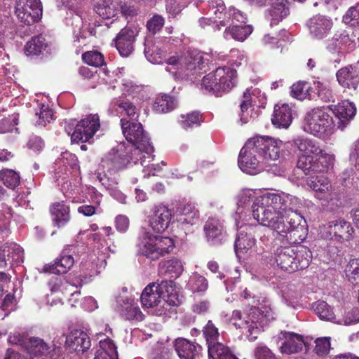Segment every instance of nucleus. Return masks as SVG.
<instances>
[{
    "instance_id": "1",
    "label": "nucleus",
    "mask_w": 359,
    "mask_h": 359,
    "mask_svg": "<svg viewBox=\"0 0 359 359\" xmlns=\"http://www.w3.org/2000/svg\"><path fill=\"white\" fill-rule=\"evenodd\" d=\"M252 189H243L237 195L236 215L253 200L252 215L261 225L277 232L283 243L297 245L307 236L306 222L298 212L300 200L285 193L266 192L256 196Z\"/></svg>"
},
{
    "instance_id": "2",
    "label": "nucleus",
    "mask_w": 359,
    "mask_h": 359,
    "mask_svg": "<svg viewBox=\"0 0 359 359\" xmlns=\"http://www.w3.org/2000/svg\"><path fill=\"white\" fill-rule=\"evenodd\" d=\"M245 304L250 306L249 311L242 313L239 310L233 311L231 322L250 341L257 339L267 324L276 318L275 313L269 301L255 294L245 288L240 294Z\"/></svg>"
},
{
    "instance_id": "3",
    "label": "nucleus",
    "mask_w": 359,
    "mask_h": 359,
    "mask_svg": "<svg viewBox=\"0 0 359 359\" xmlns=\"http://www.w3.org/2000/svg\"><path fill=\"white\" fill-rule=\"evenodd\" d=\"M293 144L299 151L297 167L306 175L327 172L333 165L334 156L326 152L316 140L297 137Z\"/></svg>"
},
{
    "instance_id": "4",
    "label": "nucleus",
    "mask_w": 359,
    "mask_h": 359,
    "mask_svg": "<svg viewBox=\"0 0 359 359\" xmlns=\"http://www.w3.org/2000/svg\"><path fill=\"white\" fill-rule=\"evenodd\" d=\"M140 299L143 307L150 309L153 314L158 316L179 304L178 295L171 280L149 283L142 291Z\"/></svg>"
},
{
    "instance_id": "5",
    "label": "nucleus",
    "mask_w": 359,
    "mask_h": 359,
    "mask_svg": "<svg viewBox=\"0 0 359 359\" xmlns=\"http://www.w3.org/2000/svg\"><path fill=\"white\" fill-rule=\"evenodd\" d=\"M208 55L197 49L189 50L182 55L166 59V71L175 79H192L191 76L201 72L208 62Z\"/></svg>"
},
{
    "instance_id": "6",
    "label": "nucleus",
    "mask_w": 359,
    "mask_h": 359,
    "mask_svg": "<svg viewBox=\"0 0 359 359\" xmlns=\"http://www.w3.org/2000/svg\"><path fill=\"white\" fill-rule=\"evenodd\" d=\"M121 126L126 139L133 144V147L128 148L130 152L133 156H137L140 158V164L142 166H148L147 163L151 162L154 158L152 154L154 149L142 125L138 122L121 118Z\"/></svg>"
},
{
    "instance_id": "7",
    "label": "nucleus",
    "mask_w": 359,
    "mask_h": 359,
    "mask_svg": "<svg viewBox=\"0 0 359 359\" xmlns=\"http://www.w3.org/2000/svg\"><path fill=\"white\" fill-rule=\"evenodd\" d=\"M312 259L310 250L304 245L278 248L275 253L277 265L285 271L293 273L307 268Z\"/></svg>"
},
{
    "instance_id": "8",
    "label": "nucleus",
    "mask_w": 359,
    "mask_h": 359,
    "mask_svg": "<svg viewBox=\"0 0 359 359\" xmlns=\"http://www.w3.org/2000/svg\"><path fill=\"white\" fill-rule=\"evenodd\" d=\"M335 123L326 107H315L304 116V130L319 138L332 135Z\"/></svg>"
},
{
    "instance_id": "9",
    "label": "nucleus",
    "mask_w": 359,
    "mask_h": 359,
    "mask_svg": "<svg viewBox=\"0 0 359 359\" xmlns=\"http://www.w3.org/2000/svg\"><path fill=\"white\" fill-rule=\"evenodd\" d=\"M236 71L229 67L217 68L205 75L201 81V88L206 92L220 95L231 90L236 83Z\"/></svg>"
},
{
    "instance_id": "10",
    "label": "nucleus",
    "mask_w": 359,
    "mask_h": 359,
    "mask_svg": "<svg viewBox=\"0 0 359 359\" xmlns=\"http://www.w3.org/2000/svg\"><path fill=\"white\" fill-rule=\"evenodd\" d=\"M140 158L133 156L128 147L124 144L118 145L117 149L113 148L102 158L97 174L102 173L107 177V173L111 175L123 169L128 163L137 164Z\"/></svg>"
},
{
    "instance_id": "11",
    "label": "nucleus",
    "mask_w": 359,
    "mask_h": 359,
    "mask_svg": "<svg viewBox=\"0 0 359 359\" xmlns=\"http://www.w3.org/2000/svg\"><path fill=\"white\" fill-rule=\"evenodd\" d=\"M137 247L140 254L156 260L170 253L175 248V243L170 237L153 236L150 232L146 231Z\"/></svg>"
},
{
    "instance_id": "12",
    "label": "nucleus",
    "mask_w": 359,
    "mask_h": 359,
    "mask_svg": "<svg viewBox=\"0 0 359 359\" xmlns=\"http://www.w3.org/2000/svg\"><path fill=\"white\" fill-rule=\"evenodd\" d=\"M257 154L262 160L264 165L271 161H277L280 154L282 141L273 139L268 136L257 135L250 138Z\"/></svg>"
},
{
    "instance_id": "13",
    "label": "nucleus",
    "mask_w": 359,
    "mask_h": 359,
    "mask_svg": "<svg viewBox=\"0 0 359 359\" xmlns=\"http://www.w3.org/2000/svg\"><path fill=\"white\" fill-rule=\"evenodd\" d=\"M265 96L259 88H247L242 97L240 104L241 112L240 122L241 124L247 123L258 116V113L255 111V106L257 103H264Z\"/></svg>"
},
{
    "instance_id": "14",
    "label": "nucleus",
    "mask_w": 359,
    "mask_h": 359,
    "mask_svg": "<svg viewBox=\"0 0 359 359\" xmlns=\"http://www.w3.org/2000/svg\"><path fill=\"white\" fill-rule=\"evenodd\" d=\"M238 163L243 172L250 175H256L264 169L265 165L250 139L241 149Z\"/></svg>"
},
{
    "instance_id": "15",
    "label": "nucleus",
    "mask_w": 359,
    "mask_h": 359,
    "mask_svg": "<svg viewBox=\"0 0 359 359\" xmlns=\"http://www.w3.org/2000/svg\"><path fill=\"white\" fill-rule=\"evenodd\" d=\"M321 233L327 239L344 243L352 239L353 229L350 223L340 219L330 221L325 224L322 227Z\"/></svg>"
},
{
    "instance_id": "16",
    "label": "nucleus",
    "mask_w": 359,
    "mask_h": 359,
    "mask_svg": "<svg viewBox=\"0 0 359 359\" xmlns=\"http://www.w3.org/2000/svg\"><path fill=\"white\" fill-rule=\"evenodd\" d=\"M100 127L97 114H90L79 122L71 135L72 142H86L93 137Z\"/></svg>"
},
{
    "instance_id": "17",
    "label": "nucleus",
    "mask_w": 359,
    "mask_h": 359,
    "mask_svg": "<svg viewBox=\"0 0 359 359\" xmlns=\"http://www.w3.org/2000/svg\"><path fill=\"white\" fill-rule=\"evenodd\" d=\"M15 13L19 20L29 25L39 20L42 15L40 0H17Z\"/></svg>"
},
{
    "instance_id": "18",
    "label": "nucleus",
    "mask_w": 359,
    "mask_h": 359,
    "mask_svg": "<svg viewBox=\"0 0 359 359\" xmlns=\"http://www.w3.org/2000/svg\"><path fill=\"white\" fill-rule=\"evenodd\" d=\"M22 248L15 243L6 242L0 247V268L6 269L23 262Z\"/></svg>"
},
{
    "instance_id": "19",
    "label": "nucleus",
    "mask_w": 359,
    "mask_h": 359,
    "mask_svg": "<svg viewBox=\"0 0 359 359\" xmlns=\"http://www.w3.org/2000/svg\"><path fill=\"white\" fill-rule=\"evenodd\" d=\"M310 36L316 40H322L330 34L333 22L331 18L323 15H316L306 22Z\"/></svg>"
},
{
    "instance_id": "20",
    "label": "nucleus",
    "mask_w": 359,
    "mask_h": 359,
    "mask_svg": "<svg viewBox=\"0 0 359 359\" xmlns=\"http://www.w3.org/2000/svg\"><path fill=\"white\" fill-rule=\"evenodd\" d=\"M256 226L250 224L241 225L235 241V252L238 257L241 258L255 245V239L252 232Z\"/></svg>"
},
{
    "instance_id": "21",
    "label": "nucleus",
    "mask_w": 359,
    "mask_h": 359,
    "mask_svg": "<svg viewBox=\"0 0 359 359\" xmlns=\"http://www.w3.org/2000/svg\"><path fill=\"white\" fill-rule=\"evenodd\" d=\"M172 216L168 207L162 205L155 206L149 217V225L154 232L162 233L168 228Z\"/></svg>"
},
{
    "instance_id": "22",
    "label": "nucleus",
    "mask_w": 359,
    "mask_h": 359,
    "mask_svg": "<svg viewBox=\"0 0 359 359\" xmlns=\"http://www.w3.org/2000/svg\"><path fill=\"white\" fill-rule=\"evenodd\" d=\"M356 47L355 41L345 32H337L327 42L326 49L332 54L344 53L353 50Z\"/></svg>"
},
{
    "instance_id": "23",
    "label": "nucleus",
    "mask_w": 359,
    "mask_h": 359,
    "mask_svg": "<svg viewBox=\"0 0 359 359\" xmlns=\"http://www.w3.org/2000/svg\"><path fill=\"white\" fill-rule=\"evenodd\" d=\"M278 338L284 341L280 345L279 349L282 353L294 354L302 350L304 346V339L302 335L294 332L281 331Z\"/></svg>"
},
{
    "instance_id": "24",
    "label": "nucleus",
    "mask_w": 359,
    "mask_h": 359,
    "mask_svg": "<svg viewBox=\"0 0 359 359\" xmlns=\"http://www.w3.org/2000/svg\"><path fill=\"white\" fill-rule=\"evenodd\" d=\"M306 183L313 191L314 196L318 200L327 201L332 196V187L330 181L324 176L309 177Z\"/></svg>"
},
{
    "instance_id": "25",
    "label": "nucleus",
    "mask_w": 359,
    "mask_h": 359,
    "mask_svg": "<svg viewBox=\"0 0 359 359\" xmlns=\"http://www.w3.org/2000/svg\"><path fill=\"white\" fill-rule=\"evenodd\" d=\"M135 32L130 27L122 29L115 39V45L120 55L129 56L134 50Z\"/></svg>"
},
{
    "instance_id": "26",
    "label": "nucleus",
    "mask_w": 359,
    "mask_h": 359,
    "mask_svg": "<svg viewBox=\"0 0 359 359\" xmlns=\"http://www.w3.org/2000/svg\"><path fill=\"white\" fill-rule=\"evenodd\" d=\"M332 111L338 120L337 123V128L343 130L354 117L356 108L353 103L348 100H344L335 105Z\"/></svg>"
},
{
    "instance_id": "27",
    "label": "nucleus",
    "mask_w": 359,
    "mask_h": 359,
    "mask_svg": "<svg viewBox=\"0 0 359 359\" xmlns=\"http://www.w3.org/2000/svg\"><path fill=\"white\" fill-rule=\"evenodd\" d=\"M208 242L212 245L221 244L226 235L222 222L215 218H210L203 227Z\"/></svg>"
},
{
    "instance_id": "28",
    "label": "nucleus",
    "mask_w": 359,
    "mask_h": 359,
    "mask_svg": "<svg viewBox=\"0 0 359 359\" xmlns=\"http://www.w3.org/2000/svg\"><path fill=\"white\" fill-rule=\"evenodd\" d=\"M174 215L177 220L183 224H195L199 217L198 210L191 202L180 203L177 205Z\"/></svg>"
},
{
    "instance_id": "29",
    "label": "nucleus",
    "mask_w": 359,
    "mask_h": 359,
    "mask_svg": "<svg viewBox=\"0 0 359 359\" xmlns=\"http://www.w3.org/2000/svg\"><path fill=\"white\" fill-rule=\"evenodd\" d=\"M66 344L76 351L84 352L91 345L88 335L81 330H74L67 336Z\"/></svg>"
},
{
    "instance_id": "30",
    "label": "nucleus",
    "mask_w": 359,
    "mask_h": 359,
    "mask_svg": "<svg viewBox=\"0 0 359 359\" xmlns=\"http://www.w3.org/2000/svg\"><path fill=\"white\" fill-rule=\"evenodd\" d=\"M337 79L341 86L349 89L355 90L359 85V73L353 66L340 69L337 72Z\"/></svg>"
},
{
    "instance_id": "31",
    "label": "nucleus",
    "mask_w": 359,
    "mask_h": 359,
    "mask_svg": "<svg viewBox=\"0 0 359 359\" xmlns=\"http://www.w3.org/2000/svg\"><path fill=\"white\" fill-rule=\"evenodd\" d=\"M292 121V107L287 104L280 106L276 105L274 108L272 123L277 128H287Z\"/></svg>"
},
{
    "instance_id": "32",
    "label": "nucleus",
    "mask_w": 359,
    "mask_h": 359,
    "mask_svg": "<svg viewBox=\"0 0 359 359\" xmlns=\"http://www.w3.org/2000/svg\"><path fill=\"white\" fill-rule=\"evenodd\" d=\"M69 206L65 203L57 202L50 206V213L54 225L58 228L64 226L70 219Z\"/></svg>"
},
{
    "instance_id": "33",
    "label": "nucleus",
    "mask_w": 359,
    "mask_h": 359,
    "mask_svg": "<svg viewBox=\"0 0 359 359\" xmlns=\"http://www.w3.org/2000/svg\"><path fill=\"white\" fill-rule=\"evenodd\" d=\"M144 53L148 61L153 64H161L165 57V52L159 46V42H155L151 37L146 38Z\"/></svg>"
},
{
    "instance_id": "34",
    "label": "nucleus",
    "mask_w": 359,
    "mask_h": 359,
    "mask_svg": "<svg viewBox=\"0 0 359 359\" xmlns=\"http://www.w3.org/2000/svg\"><path fill=\"white\" fill-rule=\"evenodd\" d=\"M25 348L27 353L33 358L34 357H45L46 353H48L50 346L43 339L32 337L26 341Z\"/></svg>"
},
{
    "instance_id": "35",
    "label": "nucleus",
    "mask_w": 359,
    "mask_h": 359,
    "mask_svg": "<svg viewBox=\"0 0 359 359\" xmlns=\"http://www.w3.org/2000/svg\"><path fill=\"white\" fill-rule=\"evenodd\" d=\"M175 348L181 359H195L200 346L184 338H178L175 341Z\"/></svg>"
},
{
    "instance_id": "36",
    "label": "nucleus",
    "mask_w": 359,
    "mask_h": 359,
    "mask_svg": "<svg viewBox=\"0 0 359 359\" xmlns=\"http://www.w3.org/2000/svg\"><path fill=\"white\" fill-rule=\"evenodd\" d=\"M273 1L266 15L271 26L278 25L289 13L288 8L285 6L284 0Z\"/></svg>"
},
{
    "instance_id": "37",
    "label": "nucleus",
    "mask_w": 359,
    "mask_h": 359,
    "mask_svg": "<svg viewBox=\"0 0 359 359\" xmlns=\"http://www.w3.org/2000/svg\"><path fill=\"white\" fill-rule=\"evenodd\" d=\"M95 12L103 19H111L116 16L118 8L113 0H93Z\"/></svg>"
},
{
    "instance_id": "38",
    "label": "nucleus",
    "mask_w": 359,
    "mask_h": 359,
    "mask_svg": "<svg viewBox=\"0 0 359 359\" xmlns=\"http://www.w3.org/2000/svg\"><path fill=\"white\" fill-rule=\"evenodd\" d=\"M74 263L73 257L63 252L53 264L45 266L43 271L55 274L65 273L72 267Z\"/></svg>"
},
{
    "instance_id": "39",
    "label": "nucleus",
    "mask_w": 359,
    "mask_h": 359,
    "mask_svg": "<svg viewBox=\"0 0 359 359\" xmlns=\"http://www.w3.org/2000/svg\"><path fill=\"white\" fill-rule=\"evenodd\" d=\"M226 27L224 37L227 40L233 39L243 41L252 32L250 25H229Z\"/></svg>"
},
{
    "instance_id": "40",
    "label": "nucleus",
    "mask_w": 359,
    "mask_h": 359,
    "mask_svg": "<svg viewBox=\"0 0 359 359\" xmlns=\"http://www.w3.org/2000/svg\"><path fill=\"white\" fill-rule=\"evenodd\" d=\"M48 285L52 294H59L62 293L65 295H74L79 293L73 285L64 282L60 276H53L48 281Z\"/></svg>"
},
{
    "instance_id": "41",
    "label": "nucleus",
    "mask_w": 359,
    "mask_h": 359,
    "mask_svg": "<svg viewBox=\"0 0 359 359\" xmlns=\"http://www.w3.org/2000/svg\"><path fill=\"white\" fill-rule=\"evenodd\" d=\"M94 359H118L117 348L109 338L101 339Z\"/></svg>"
},
{
    "instance_id": "42",
    "label": "nucleus",
    "mask_w": 359,
    "mask_h": 359,
    "mask_svg": "<svg viewBox=\"0 0 359 359\" xmlns=\"http://www.w3.org/2000/svg\"><path fill=\"white\" fill-rule=\"evenodd\" d=\"M208 355L212 359H238L228 346L219 342L209 345Z\"/></svg>"
},
{
    "instance_id": "43",
    "label": "nucleus",
    "mask_w": 359,
    "mask_h": 359,
    "mask_svg": "<svg viewBox=\"0 0 359 359\" xmlns=\"http://www.w3.org/2000/svg\"><path fill=\"white\" fill-rule=\"evenodd\" d=\"M177 104V101L172 97L164 95L156 99L153 104V110L158 114L167 113L173 110Z\"/></svg>"
},
{
    "instance_id": "44",
    "label": "nucleus",
    "mask_w": 359,
    "mask_h": 359,
    "mask_svg": "<svg viewBox=\"0 0 359 359\" xmlns=\"http://www.w3.org/2000/svg\"><path fill=\"white\" fill-rule=\"evenodd\" d=\"M46 48V43L43 36H34L25 45L24 50L27 55H37Z\"/></svg>"
},
{
    "instance_id": "45",
    "label": "nucleus",
    "mask_w": 359,
    "mask_h": 359,
    "mask_svg": "<svg viewBox=\"0 0 359 359\" xmlns=\"http://www.w3.org/2000/svg\"><path fill=\"white\" fill-rule=\"evenodd\" d=\"M208 4V14L210 16H212L214 24L218 27V23L220 24V21L224 18V13H228L226 11L224 3L222 0H210Z\"/></svg>"
},
{
    "instance_id": "46",
    "label": "nucleus",
    "mask_w": 359,
    "mask_h": 359,
    "mask_svg": "<svg viewBox=\"0 0 359 359\" xmlns=\"http://www.w3.org/2000/svg\"><path fill=\"white\" fill-rule=\"evenodd\" d=\"M246 20L247 16L245 13L235 8H229L228 13H224V19L220 21V25L225 27L229 25H236V22L243 24L246 22Z\"/></svg>"
},
{
    "instance_id": "47",
    "label": "nucleus",
    "mask_w": 359,
    "mask_h": 359,
    "mask_svg": "<svg viewBox=\"0 0 359 359\" xmlns=\"http://www.w3.org/2000/svg\"><path fill=\"white\" fill-rule=\"evenodd\" d=\"M344 272L349 282L359 286V258L350 259Z\"/></svg>"
},
{
    "instance_id": "48",
    "label": "nucleus",
    "mask_w": 359,
    "mask_h": 359,
    "mask_svg": "<svg viewBox=\"0 0 359 359\" xmlns=\"http://www.w3.org/2000/svg\"><path fill=\"white\" fill-rule=\"evenodd\" d=\"M0 180L7 187L14 189L20 184V177L14 170L3 169L0 171Z\"/></svg>"
},
{
    "instance_id": "49",
    "label": "nucleus",
    "mask_w": 359,
    "mask_h": 359,
    "mask_svg": "<svg viewBox=\"0 0 359 359\" xmlns=\"http://www.w3.org/2000/svg\"><path fill=\"white\" fill-rule=\"evenodd\" d=\"M99 182L106 187L107 190L109 191V194L116 200L121 203H126V196L123 194L120 190H118L116 187H113L112 184L109 183V179L108 177H106L105 175H102V173H98L97 176Z\"/></svg>"
},
{
    "instance_id": "50",
    "label": "nucleus",
    "mask_w": 359,
    "mask_h": 359,
    "mask_svg": "<svg viewBox=\"0 0 359 359\" xmlns=\"http://www.w3.org/2000/svg\"><path fill=\"white\" fill-rule=\"evenodd\" d=\"M35 115L38 117L36 125L38 126H45L49 123L53 118V111L48 105L41 104L35 110Z\"/></svg>"
},
{
    "instance_id": "51",
    "label": "nucleus",
    "mask_w": 359,
    "mask_h": 359,
    "mask_svg": "<svg viewBox=\"0 0 359 359\" xmlns=\"http://www.w3.org/2000/svg\"><path fill=\"white\" fill-rule=\"evenodd\" d=\"M312 308L316 314L322 320H332L334 318L332 309L324 301L313 303Z\"/></svg>"
},
{
    "instance_id": "52",
    "label": "nucleus",
    "mask_w": 359,
    "mask_h": 359,
    "mask_svg": "<svg viewBox=\"0 0 359 359\" xmlns=\"http://www.w3.org/2000/svg\"><path fill=\"white\" fill-rule=\"evenodd\" d=\"M188 285L194 292H203L208 289V282L203 276L194 273L190 277Z\"/></svg>"
},
{
    "instance_id": "53",
    "label": "nucleus",
    "mask_w": 359,
    "mask_h": 359,
    "mask_svg": "<svg viewBox=\"0 0 359 359\" xmlns=\"http://www.w3.org/2000/svg\"><path fill=\"white\" fill-rule=\"evenodd\" d=\"M203 334L208 346L214 343H217L219 336L218 329L211 320H208L207 324L203 327Z\"/></svg>"
},
{
    "instance_id": "54",
    "label": "nucleus",
    "mask_w": 359,
    "mask_h": 359,
    "mask_svg": "<svg viewBox=\"0 0 359 359\" xmlns=\"http://www.w3.org/2000/svg\"><path fill=\"white\" fill-rule=\"evenodd\" d=\"M343 22L351 27L359 26V4L350 7L343 16Z\"/></svg>"
},
{
    "instance_id": "55",
    "label": "nucleus",
    "mask_w": 359,
    "mask_h": 359,
    "mask_svg": "<svg viewBox=\"0 0 359 359\" xmlns=\"http://www.w3.org/2000/svg\"><path fill=\"white\" fill-rule=\"evenodd\" d=\"M179 121L181 126L187 130L194 126H200L201 118L198 112H192L187 115H182Z\"/></svg>"
},
{
    "instance_id": "56",
    "label": "nucleus",
    "mask_w": 359,
    "mask_h": 359,
    "mask_svg": "<svg viewBox=\"0 0 359 359\" xmlns=\"http://www.w3.org/2000/svg\"><path fill=\"white\" fill-rule=\"evenodd\" d=\"M83 61L95 67H101L104 63V56L97 51H89L82 55Z\"/></svg>"
},
{
    "instance_id": "57",
    "label": "nucleus",
    "mask_w": 359,
    "mask_h": 359,
    "mask_svg": "<svg viewBox=\"0 0 359 359\" xmlns=\"http://www.w3.org/2000/svg\"><path fill=\"white\" fill-rule=\"evenodd\" d=\"M18 124V116L12 115L0 120V133H6L17 131L16 126Z\"/></svg>"
},
{
    "instance_id": "58",
    "label": "nucleus",
    "mask_w": 359,
    "mask_h": 359,
    "mask_svg": "<svg viewBox=\"0 0 359 359\" xmlns=\"http://www.w3.org/2000/svg\"><path fill=\"white\" fill-rule=\"evenodd\" d=\"M309 88L307 82L298 81L292 86L291 95L298 100H303L307 97Z\"/></svg>"
},
{
    "instance_id": "59",
    "label": "nucleus",
    "mask_w": 359,
    "mask_h": 359,
    "mask_svg": "<svg viewBox=\"0 0 359 359\" xmlns=\"http://www.w3.org/2000/svg\"><path fill=\"white\" fill-rule=\"evenodd\" d=\"M118 108L121 114L124 113L126 115L132 118L135 119L139 114V109L136 106L128 100H123L119 102Z\"/></svg>"
},
{
    "instance_id": "60",
    "label": "nucleus",
    "mask_w": 359,
    "mask_h": 359,
    "mask_svg": "<svg viewBox=\"0 0 359 359\" xmlns=\"http://www.w3.org/2000/svg\"><path fill=\"white\" fill-rule=\"evenodd\" d=\"M163 266L166 269L165 273L172 275V276H177L183 271L182 262L177 259H172L165 262Z\"/></svg>"
},
{
    "instance_id": "61",
    "label": "nucleus",
    "mask_w": 359,
    "mask_h": 359,
    "mask_svg": "<svg viewBox=\"0 0 359 359\" xmlns=\"http://www.w3.org/2000/svg\"><path fill=\"white\" fill-rule=\"evenodd\" d=\"M330 349V337H320L316 340V353L318 355H324L329 353Z\"/></svg>"
},
{
    "instance_id": "62",
    "label": "nucleus",
    "mask_w": 359,
    "mask_h": 359,
    "mask_svg": "<svg viewBox=\"0 0 359 359\" xmlns=\"http://www.w3.org/2000/svg\"><path fill=\"white\" fill-rule=\"evenodd\" d=\"M163 25L164 18L161 15H155L148 20L147 27L151 34H155L162 29Z\"/></svg>"
},
{
    "instance_id": "63",
    "label": "nucleus",
    "mask_w": 359,
    "mask_h": 359,
    "mask_svg": "<svg viewBox=\"0 0 359 359\" xmlns=\"http://www.w3.org/2000/svg\"><path fill=\"white\" fill-rule=\"evenodd\" d=\"M125 316L128 320H136L141 321L144 319V315L138 306L128 304L125 309Z\"/></svg>"
},
{
    "instance_id": "64",
    "label": "nucleus",
    "mask_w": 359,
    "mask_h": 359,
    "mask_svg": "<svg viewBox=\"0 0 359 359\" xmlns=\"http://www.w3.org/2000/svg\"><path fill=\"white\" fill-rule=\"evenodd\" d=\"M254 355L255 359H276L275 354L266 346H258Z\"/></svg>"
}]
</instances>
